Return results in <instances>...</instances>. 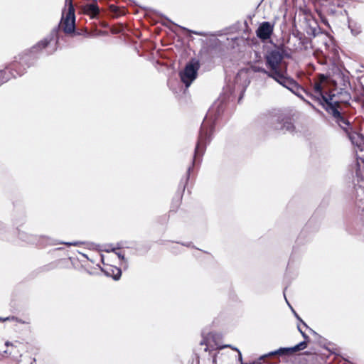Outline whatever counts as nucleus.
<instances>
[{"label": "nucleus", "instance_id": "20", "mask_svg": "<svg viewBox=\"0 0 364 364\" xmlns=\"http://www.w3.org/2000/svg\"><path fill=\"white\" fill-rule=\"evenodd\" d=\"M338 122V123L339 124V125L343 129H346V128L345 127V126H349L350 124L349 122L341 115V114L340 113V117H333Z\"/></svg>", "mask_w": 364, "mask_h": 364}, {"label": "nucleus", "instance_id": "15", "mask_svg": "<svg viewBox=\"0 0 364 364\" xmlns=\"http://www.w3.org/2000/svg\"><path fill=\"white\" fill-rule=\"evenodd\" d=\"M105 273L109 277H112L114 279L117 280L120 278L122 274V271L119 268L109 266L105 270Z\"/></svg>", "mask_w": 364, "mask_h": 364}, {"label": "nucleus", "instance_id": "18", "mask_svg": "<svg viewBox=\"0 0 364 364\" xmlns=\"http://www.w3.org/2000/svg\"><path fill=\"white\" fill-rule=\"evenodd\" d=\"M348 28L350 29L351 33L355 36L361 33V26L357 23L349 22Z\"/></svg>", "mask_w": 364, "mask_h": 364}, {"label": "nucleus", "instance_id": "26", "mask_svg": "<svg viewBox=\"0 0 364 364\" xmlns=\"http://www.w3.org/2000/svg\"><path fill=\"white\" fill-rule=\"evenodd\" d=\"M14 317H6V318H0V321H7V320H14Z\"/></svg>", "mask_w": 364, "mask_h": 364}, {"label": "nucleus", "instance_id": "23", "mask_svg": "<svg viewBox=\"0 0 364 364\" xmlns=\"http://www.w3.org/2000/svg\"><path fill=\"white\" fill-rule=\"evenodd\" d=\"M65 6H68V11L74 9L72 0H65Z\"/></svg>", "mask_w": 364, "mask_h": 364}, {"label": "nucleus", "instance_id": "17", "mask_svg": "<svg viewBox=\"0 0 364 364\" xmlns=\"http://www.w3.org/2000/svg\"><path fill=\"white\" fill-rule=\"evenodd\" d=\"M55 35V33H51L50 36L45 38L43 41L38 42V44L33 48V49L36 50L38 48L41 49L46 48L51 42V41L53 40Z\"/></svg>", "mask_w": 364, "mask_h": 364}, {"label": "nucleus", "instance_id": "1", "mask_svg": "<svg viewBox=\"0 0 364 364\" xmlns=\"http://www.w3.org/2000/svg\"><path fill=\"white\" fill-rule=\"evenodd\" d=\"M283 55L277 50L269 52L265 56L268 77L283 87H295L294 80L287 76V68L282 64Z\"/></svg>", "mask_w": 364, "mask_h": 364}, {"label": "nucleus", "instance_id": "3", "mask_svg": "<svg viewBox=\"0 0 364 364\" xmlns=\"http://www.w3.org/2000/svg\"><path fill=\"white\" fill-rule=\"evenodd\" d=\"M267 122L272 127L282 133L293 132L294 130V124L289 120H284L283 116L277 112H272V114L266 115Z\"/></svg>", "mask_w": 364, "mask_h": 364}, {"label": "nucleus", "instance_id": "5", "mask_svg": "<svg viewBox=\"0 0 364 364\" xmlns=\"http://www.w3.org/2000/svg\"><path fill=\"white\" fill-rule=\"evenodd\" d=\"M307 346V343L306 341H302L291 348H280L278 350L274 351L269 352L267 354L262 355L257 361L253 362L252 364H260V360H264L265 358L272 357L274 355H284L286 354H290L294 352L299 351L306 348Z\"/></svg>", "mask_w": 364, "mask_h": 364}, {"label": "nucleus", "instance_id": "33", "mask_svg": "<svg viewBox=\"0 0 364 364\" xmlns=\"http://www.w3.org/2000/svg\"><path fill=\"white\" fill-rule=\"evenodd\" d=\"M196 33V34H198V35H200V36H202V35H203V34H202V33Z\"/></svg>", "mask_w": 364, "mask_h": 364}, {"label": "nucleus", "instance_id": "22", "mask_svg": "<svg viewBox=\"0 0 364 364\" xmlns=\"http://www.w3.org/2000/svg\"><path fill=\"white\" fill-rule=\"evenodd\" d=\"M252 70L255 71V72H259V73H262L264 74H266L267 76H268V70H266L262 67H259V66H253L252 67Z\"/></svg>", "mask_w": 364, "mask_h": 364}, {"label": "nucleus", "instance_id": "8", "mask_svg": "<svg viewBox=\"0 0 364 364\" xmlns=\"http://www.w3.org/2000/svg\"><path fill=\"white\" fill-rule=\"evenodd\" d=\"M75 9L67 11L65 17H63L61 27L65 33H72L75 31Z\"/></svg>", "mask_w": 364, "mask_h": 364}, {"label": "nucleus", "instance_id": "12", "mask_svg": "<svg viewBox=\"0 0 364 364\" xmlns=\"http://www.w3.org/2000/svg\"><path fill=\"white\" fill-rule=\"evenodd\" d=\"M357 205L364 211V179H362L361 184L356 188Z\"/></svg>", "mask_w": 364, "mask_h": 364}, {"label": "nucleus", "instance_id": "32", "mask_svg": "<svg viewBox=\"0 0 364 364\" xmlns=\"http://www.w3.org/2000/svg\"><path fill=\"white\" fill-rule=\"evenodd\" d=\"M191 167H189V168H188V173L191 171Z\"/></svg>", "mask_w": 364, "mask_h": 364}, {"label": "nucleus", "instance_id": "9", "mask_svg": "<svg viewBox=\"0 0 364 364\" xmlns=\"http://www.w3.org/2000/svg\"><path fill=\"white\" fill-rule=\"evenodd\" d=\"M82 13L90 16L92 18H95L100 13L99 7L95 1L91 4H86L80 6Z\"/></svg>", "mask_w": 364, "mask_h": 364}, {"label": "nucleus", "instance_id": "13", "mask_svg": "<svg viewBox=\"0 0 364 364\" xmlns=\"http://www.w3.org/2000/svg\"><path fill=\"white\" fill-rule=\"evenodd\" d=\"M348 136L352 144L355 145L358 149L364 146V137L361 134L357 132H352L348 134Z\"/></svg>", "mask_w": 364, "mask_h": 364}, {"label": "nucleus", "instance_id": "30", "mask_svg": "<svg viewBox=\"0 0 364 364\" xmlns=\"http://www.w3.org/2000/svg\"><path fill=\"white\" fill-rule=\"evenodd\" d=\"M295 315H296V317H297V318H299V320L303 323V324H304L305 326H306V323L303 322V321L301 320V318H300L296 315V313H295Z\"/></svg>", "mask_w": 364, "mask_h": 364}, {"label": "nucleus", "instance_id": "19", "mask_svg": "<svg viewBox=\"0 0 364 364\" xmlns=\"http://www.w3.org/2000/svg\"><path fill=\"white\" fill-rule=\"evenodd\" d=\"M5 346L6 347H11V350L8 349V350H4V353L10 355H13V356H16L17 354H18V351L16 352V347L14 345V343L6 341L5 343Z\"/></svg>", "mask_w": 364, "mask_h": 364}, {"label": "nucleus", "instance_id": "2", "mask_svg": "<svg viewBox=\"0 0 364 364\" xmlns=\"http://www.w3.org/2000/svg\"><path fill=\"white\" fill-rule=\"evenodd\" d=\"M213 131V127L212 125V122L208 119V117L205 118L204 122L202 123L200 127V132L198 137V140L195 149V154L193 162L200 156H201L205 151V145L208 142L210 141L211 139V135Z\"/></svg>", "mask_w": 364, "mask_h": 364}, {"label": "nucleus", "instance_id": "25", "mask_svg": "<svg viewBox=\"0 0 364 364\" xmlns=\"http://www.w3.org/2000/svg\"><path fill=\"white\" fill-rule=\"evenodd\" d=\"M298 329L299 331H300V333H301L302 336L305 338V339H307L309 338V337L306 336V334L305 333H304L301 329L300 328L299 326H298Z\"/></svg>", "mask_w": 364, "mask_h": 364}, {"label": "nucleus", "instance_id": "16", "mask_svg": "<svg viewBox=\"0 0 364 364\" xmlns=\"http://www.w3.org/2000/svg\"><path fill=\"white\" fill-rule=\"evenodd\" d=\"M294 82L295 84V87H285L287 89L290 90L291 92H293L294 95L300 97L301 100H303L306 104L310 105L311 107L315 109L314 106L309 101L306 100L304 97L300 94V91L301 90V88L299 86V85L296 82L295 80H294Z\"/></svg>", "mask_w": 364, "mask_h": 364}, {"label": "nucleus", "instance_id": "4", "mask_svg": "<svg viewBox=\"0 0 364 364\" xmlns=\"http://www.w3.org/2000/svg\"><path fill=\"white\" fill-rule=\"evenodd\" d=\"M199 68L200 64L198 60L192 59L186 65L184 69L179 73L181 80L186 85V88L196 79Z\"/></svg>", "mask_w": 364, "mask_h": 364}, {"label": "nucleus", "instance_id": "21", "mask_svg": "<svg viewBox=\"0 0 364 364\" xmlns=\"http://www.w3.org/2000/svg\"><path fill=\"white\" fill-rule=\"evenodd\" d=\"M41 240L42 241L40 242V243L42 245H55V243L54 242V240L48 237L43 236L41 237Z\"/></svg>", "mask_w": 364, "mask_h": 364}, {"label": "nucleus", "instance_id": "6", "mask_svg": "<svg viewBox=\"0 0 364 364\" xmlns=\"http://www.w3.org/2000/svg\"><path fill=\"white\" fill-rule=\"evenodd\" d=\"M314 100L318 103L325 107L326 110L333 117H340V112L338 110V107H340V103L338 102H332V97L329 96L328 97L323 95H321L320 97L314 96Z\"/></svg>", "mask_w": 364, "mask_h": 364}, {"label": "nucleus", "instance_id": "27", "mask_svg": "<svg viewBox=\"0 0 364 364\" xmlns=\"http://www.w3.org/2000/svg\"><path fill=\"white\" fill-rule=\"evenodd\" d=\"M118 257L122 260H125L124 256L122 255L120 252L117 253Z\"/></svg>", "mask_w": 364, "mask_h": 364}, {"label": "nucleus", "instance_id": "14", "mask_svg": "<svg viewBox=\"0 0 364 364\" xmlns=\"http://www.w3.org/2000/svg\"><path fill=\"white\" fill-rule=\"evenodd\" d=\"M319 82H316L314 85V94H311L310 96L312 99L314 100V96L316 97H320L323 95V87L321 85L322 82L325 81L326 80V77L324 75H319Z\"/></svg>", "mask_w": 364, "mask_h": 364}, {"label": "nucleus", "instance_id": "7", "mask_svg": "<svg viewBox=\"0 0 364 364\" xmlns=\"http://www.w3.org/2000/svg\"><path fill=\"white\" fill-rule=\"evenodd\" d=\"M274 24L269 21L261 23L256 30L257 36L262 41L269 39L273 33Z\"/></svg>", "mask_w": 364, "mask_h": 364}, {"label": "nucleus", "instance_id": "29", "mask_svg": "<svg viewBox=\"0 0 364 364\" xmlns=\"http://www.w3.org/2000/svg\"><path fill=\"white\" fill-rule=\"evenodd\" d=\"M9 77H3V79L1 80V82H2V83H3V82H6L7 80H9Z\"/></svg>", "mask_w": 364, "mask_h": 364}, {"label": "nucleus", "instance_id": "10", "mask_svg": "<svg viewBox=\"0 0 364 364\" xmlns=\"http://www.w3.org/2000/svg\"><path fill=\"white\" fill-rule=\"evenodd\" d=\"M27 57L25 56V57H23L21 58V61L19 63H15L12 65V67L10 68L11 70H14V72L16 73V74H14V73H11V71L9 70L8 68H6V70H4V71H1L0 73V77L2 76V75H6L7 73H10L11 75L16 77L17 75L18 76H21V75H23V71L25 70V68H23V70H18V66L23 63H25L26 62V60H27Z\"/></svg>", "mask_w": 364, "mask_h": 364}, {"label": "nucleus", "instance_id": "28", "mask_svg": "<svg viewBox=\"0 0 364 364\" xmlns=\"http://www.w3.org/2000/svg\"><path fill=\"white\" fill-rule=\"evenodd\" d=\"M242 75V73H238V74H237V77H236V78H235V81H236V82H237L238 79H239L240 77H241Z\"/></svg>", "mask_w": 364, "mask_h": 364}, {"label": "nucleus", "instance_id": "11", "mask_svg": "<svg viewBox=\"0 0 364 364\" xmlns=\"http://www.w3.org/2000/svg\"><path fill=\"white\" fill-rule=\"evenodd\" d=\"M356 156L358 166L356 174L358 177L360 176L361 178H364L363 171L362 170L363 168L364 169V146L356 150Z\"/></svg>", "mask_w": 364, "mask_h": 364}, {"label": "nucleus", "instance_id": "24", "mask_svg": "<svg viewBox=\"0 0 364 364\" xmlns=\"http://www.w3.org/2000/svg\"><path fill=\"white\" fill-rule=\"evenodd\" d=\"M82 242H77H77H65V244L68 245V246H70V245L77 246V245H79Z\"/></svg>", "mask_w": 364, "mask_h": 364}, {"label": "nucleus", "instance_id": "31", "mask_svg": "<svg viewBox=\"0 0 364 364\" xmlns=\"http://www.w3.org/2000/svg\"><path fill=\"white\" fill-rule=\"evenodd\" d=\"M110 9H111L112 11H114V9H115V7H114V6H110Z\"/></svg>", "mask_w": 364, "mask_h": 364}]
</instances>
